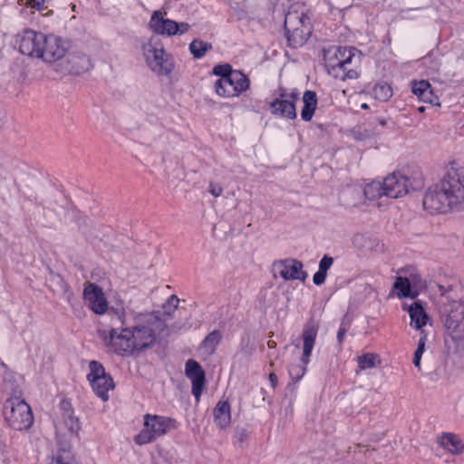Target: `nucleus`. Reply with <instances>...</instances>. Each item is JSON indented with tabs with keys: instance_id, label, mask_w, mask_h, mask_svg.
I'll use <instances>...</instances> for the list:
<instances>
[{
	"instance_id": "1",
	"label": "nucleus",
	"mask_w": 464,
	"mask_h": 464,
	"mask_svg": "<svg viewBox=\"0 0 464 464\" xmlns=\"http://www.w3.org/2000/svg\"><path fill=\"white\" fill-rule=\"evenodd\" d=\"M112 314L111 321L114 327H111L109 331L99 330L98 336L110 352L121 356L131 355L135 351V344L125 311L123 309H112Z\"/></svg>"
},
{
	"instance_id": "2",
	"label": "nucleus",
	"mask_w": 464,
	"mask_h": 464,
	"mask_svg": "<svg viewBox=\"0 0 464 464\" xmlns=\"http://www.w3.org/2000/svg\"><path fill=\"white\" fill-rule=\"evenodd\" d=\"M355 48L348 46H332L324 50L323 59L328 74L345 81L359 77V58L355 56Z\"/></svg>"
},
{
	"instance_id": "3",
	"label": "nucleus",
	"mask_w": 464,
	"mask_h": 464,
	"mask_svg": "<svg viewBox=\"0 0 464 464\" xmlns=\"http://www.w3.org/2000/svg\"><path fill=\"white\" fill-rule=\"evenodd\" d=\"M178 427L177 420L165 416L146 414L144 428L134 437L137 445H146Z\"/></svg>"
},
{
	"instance_id": "4",
	"label": "nucleus",
	"mask_w": 464,
	"mask_h": 464,
	"mask_svg": "<svg viewBox=\"0 0 464 464\" xmlns=\"http://www.w3.org/2000/svg\"><path fill=\"white\" fill-rule=\"evenodd\" d=\"M4 416L8 425L15 430H26L34 423L30 406L18 397L10 398L5 401Z\"/></svg>"
},
{
	"instance_id": "5",
	"label": "nucleus",
	"mask_w": 464,
	"mask_h": 464,
	"mask_svg": "<svg viewBox=\"0 0 464 464\" xmlns=\"http://www.w3.org/2000/svg\"><path fill=\"white\" fill-rule=\"evenodd\" d=\"M423 187L424 179L420 172H415L412 177L394 172L384 179L386 197L391 198H398Z\"/></svg>"
},
{
	"instance_id": "6",
	"label": "nucleus",
	"mask_w": 464,
	"mask_h": 464,
	"mask_svg": "<svg viewBox=\"0 0 464 464\" xmlns=\"http://www.w3.org/2000/svg\"><path fill=\"white\" fill-rule=\"evenodd\" d=\"M319 330V324L314 320L308 321L303 330V354L301 356L302 364L292 365L289 368V375L293 382H296L302 379L305 371L306 365L309 362L313 348L315 343Z\"/></svg>"
},
{
	"instance_id": "7",
	"label": "nucleus",
	"mask_w": 464,
	"mask_h": 464,
	"mask_svg": "<svg viewBox=\"0 0 464 464\" xmlns=\"http://www.w3.org/2000/svg\"><path fill=\"white\" fill-rule=\"evenodd\" d=\"M440 184L455 206L464 202V167L452 162Z\"/></svg>"
},
{
	"instance_id": "8",
	"label": "nucleus",
	"mask_w": 464,
	"mask_h": 464,
	"mask_svg": "<svg viewBox=\"0 0 464 464\" xmlns=\"http://www.w3.org/2000/svg\"><path fill=\"white\" fill-rule=\"evenodd\" d=\"M143 54L150 70L159 76H168L174 70V60L164 47L158 48L151 43L142 45Z\"/></svg>"
},
{
	"instance_id": "9",
	"label": "nucleus",
	"mask_w": 464,
	"mask_h": 464,
	"mask_svg": "<svg viewBox=\"0 0 464 464\" xmlns=\"http://www.w3.org/2000/svg\"><path fill=\"white\" fill-rule=\"evenodd\" d=\"M249 87L250 81L241 71H235L228 78L218 79L215 82L216 93L224 98L238 97Z\"/></svg>"
},
{
	"instance_id": "10",
	"label": "nucleus",
	"mask_w": 464,
	"mask_h": 464,
	"mask_svg": "<svg viewBox=\"0 0 464 464\" xmlns=\"http://www.w3.org/2000/svg\"><path fill=\"white\" fill-rule=\"evenodd\" d=\"M41 50L40 58L49 63L53 71L58 72L60 63H63L68 53V44L55 35H45Z\"/></svg>"
},
{
	"instance_id": "11",
	"label": "nucleus",
	"mask_w": 464,
	"mask_h": 464,
	"mask_svg": "<svg viewBox=\"0 0 464 464\" xmlns=\"http://www.w3.org/2000/svg\"><path fill=\"white\" fill-rule=\"evenodd\" d=\"M299 100V92L293 90L287 92L286 89L279 88L278 97L270 102L271 113L285 119L294 120L296 118L295 102Z\"/></svg>"
},
{
	"instance_id": "12",
	"label": "nucleus",
	"mask_w": 464,
	"mask_h": 464,
	"mask_svg": "<svg viewBox=\"0 0 464 464\" xmlns=\"http://www.w3.org/2000/svg\"><path fill=\"white\" fill-rule=\"evenodd\" d=\"M422 204L423 208L430 214L446 213L455 206L440 183L429 188L424 195Z\"/></svg>"
},
{
	"instance_id": "13",
	"label": "nucleus",
	"mask_w": 464,
	"mask_h": 464,
	"mask_svg": "<svg viewBox=\"0 0 464 464\" xmlns=\"http://www.w3.org/2000/svg\"><path fill=\"white\" fill-rule=\"evenodd\" d=\"M44 38L45 34L43 33H36L30 29L24 30L18 36L19 52L29 57L40 58Z\"/></svg>"
},
{
	"instance_id": "14",
	"label": "nucleus",
	"mask_w": 464,
	"mask_h": 464,
	"mask_svg": "<svg viewBox=\"0 0 464 464\" xmlns=\"http://www.w3.org/2000/svg\"><path fill=\"white\" fill-rule=\"evenodd\" d=\"M83 300L96 314H104L109 309V304L102 287L94 283L84 284Z\"/></svg>"
},
{
	"instance_id": "15",
	"label": "nucleus",
	"mask_w": 464,
	"mask_h": 464,
	"mask_svg": "<svg viewBox=\"0 0 464 464\" xmlns=\"http://www.w3.org/2000/svg\"><path fill=\"white\" fill-rule=\"evenodd\" d=\"M443 313L444 325L452 340L457 342L464 339V305L459 304V308H447Z\"/></svg>"
},
{
	"instance_id": "16",
	"label": "nucleus",
	"mask_w": 464,
	"mask_h": 464,
	"mask_svg": "<svg viewBox=\"0 0 464 464\" xmlns=\"http://www.w3.org/2000/svg\"><path fill=\"white\" fill-rule=\"evenodd\" d=\"M158 324V321L156 319H151L143 324L130 325L135 351H141L154 344L156 342L154 324Z\"/></svg>"
},
{
	"instance_id": "17",
	"label": "nucleus",
	"mask_w": 464,
	"mask_h": 464,
	"mask_svg": "<svg viewBox=\"0 0 464 464\" xmlns=\"http://www.w3.org/2000/svg\"><path fill=\"white\" fill-rule=\"evenodd\" d=\"M273 270L286 281L296 279L304 282L307 277L302 262L293 258L275 261Z\"/></svg>"
},
{
	"instance_id": "18",
	"label": "nucleus",
	"mask_w": 464,
	"mask_h": 464,
	"mask_svg": "<svg viewBox=\"0 0 464 464\" xmlns=\"http://www.w3.org/2000/svg\"><path fill=\"white\" fill-rule=\"evenodd\" d=\"M59 410L61 420L55 423L56 433H62L63 429L65 428L70 434L77 435L81 429V424L79 419L74 415L71 402L66 399L62 400Z\"/></svg>"
},
{
	"instance_id": "19",
	"label": "nucleus",
	"mask_w": 464,
	"mask_h": 464,
	"mask_svg": "<svg viewBox=\"0 0 464 464\" xmlns=\"http://www.w3.org/2000/svg\"><path fill=\"white\" fill-rule=\"evenodd\" d=\"M59 410L61 420L55 423L56 433H62L63 429L65 428L70 434L77 435L81 429V424L79 419L74 415L71 402L66 399L62 400Z\"/></svg>"
},
{
	"instance_id": "20",
	"label": "nucleus",
	"mask_w": 464,
	"mask_h": 464,
	"mask_svg": "<svg viewBox=\"0 0 464 464\" xmlns=\"http://www.w3.org/2000/svg\"><path fill=\"white\" fill-rule=\"evenodd\" d=\"M90 68L91 60L86 54L68 52L57 72L81 74Z\"/></svg>"
},
{
	"instance_id": "21",
	"label": "nucleus",
	"mask_w": 464,
	"mask_h": 464,
	"mask_svg": "<svg viewBox=\"0 0 464 464\" xmlns=\"http://www.w3.org/2000/svg\"><path fill=\"white\" fill-rule=\"evenodd\" d=\"M166 12L156 10L152 13L149 22V28L156 34L163 36L177 35L178 23L174 20L165 18Z\"/></svg>"
},
{
	"instance_id": "22",
	"label": "nucleus",
	"mask_w": 464,
	"mask_h": 464,
	"mask_svg": "<svg viewBox=\"0 0 464 464\" xmlns=\"http://www.w3.org/2000/svg\"><path fill=\"white\" fill-rule=\"evenodd\" d=\"M439 289L443 311L447 308H459V304L464 305V290L460 285H439Z\"/></svg>"
},
{
	"instance_id": "23",
	"label": "nucleus",
	"mask_w": 464,
	"mask_h": 464,
	"mask_svg": "<svg viewBox=\"0 0 464 464\" xmlns=\"http://www.w3.org/2000/svg\"><path fill=\"white\" fill-rule=\"evenodd\" d=\"M402 309L406 310L411 318V326L417 330L421 329L422 326L426 325L428 321V314H426L421 303L420 301H414L410 305L407 304H402Z\"/></svg>"
},
{
	"instance_id": "24",
	"label": "nucleus",
	"mask_w": 464,
	"mask_h": 464,
	"mask_svg": "<svg viewBox=\"0 0 464 464\" xmlns=\"http://www.w3.org/2000/svg\"><path fill=\"white\" fill-rule=\"evenodd\" d=\"M285 33L288 46L292 48H298L306 43L312 33V27L311 25H306L296 29L291 28L289 30H285Z\"/></svg>"
},
{
	"instance_id": "25",
	"label": "nucleus",
	"mask_w": 464,
	"mask_h": 464,
	"mask_svg": "<svg viewBox=\"0 0 464 464\" xmlns=\"http://www.w3.org/2000/svg\"><path fill=\"white\" fill-rule=\"evenodd\" d=\"M214 421L220 429H226L231 422L230 405L227 401H219L213 411Z\"/></svg>"
},
{
	"instance_id": "26",
	"label": "nucleus",
	"mask_w": 464,
	"mask_h": 464,
	"mask_svg": "<svg viewBox=\"0 0 464 464\" xmlns=\"http://www.w3.org/2000/svg\"><path fill=\"white\" fill-rule=\"evenodd\" d=\"M438 443L452 454H460L464 450V443L460 438L454 433H442L438 437Z\"/></svg>"
},
{
	"instance_id": "27",
	"label": "nucleus",
	"mask_w": 464,
	"mask_h": 464,
	"mask_svg": "<svg viewBox=\"0 0 464 464\" xmlns=\"http://www.w3.org/2000/svg\"><path fill=\"white\" fill-rule=\"evenodd\" d=\"M311 25L309 17L304 12L290 9L285 16L284 29L304 27Z\"/></svg>"
},
{
	"instance_id": "28",
	"label": "nucleus",
	"mask_w": 464,
	"mask_h": 464,
	"mask_svg": "<svg viewBox=\"0 0 464 464\" xmlns=\"http://www.w3.org/2000/svg\"><path fill=\"white\" fill-rule=\"evenodd\" d=\"M304 107L301 111V118L304 121L312 120L317 108V95L314 91H305L303 95Z\"/></svg>"
},
{
	"instance_id": "29",
	"label": "nucleus",
	"mask_w": 464,
	"mask_h": 464,
	"mask_svg": "<svg viewBox=\"0 0 464 464\" xmlns=\"http://www.w3.org/2000/svg\"><path fill=\"white\" fill-rule=\"evenodd\" d=\"M90 383L93 392L99 398H101L103 401H108V392L114 388L113 380L111 375L92 381Z\"/></svg>"
},
{
	"instance_id": "30",
	"label": "nucleus",
	"mask_w": 464,
	"mask_h": 464,
	"mask_svg": "<svg viewBox=\"0 0 464 464\" xmlns=\"http://www.w3.org/2000/svg\"><path fill=\"white\" fill-rule=\"evenodd\" d=\"M221 340L222 333L219 330H214L204 338L200 343V349L208 354H213Z\"/></svg>"
},
{
	"instance_id": "31",
	"label": "nucleus",
	"mask_w": 464,
	"mask_h": 464,
	"mask_svg": "<svg viewBox=\"0 0 464 464\" xmlns=\"http://www.w3.org/2000/svg\"><path fill=\"white\" fill-rule=\"evenodd\" d=\"M393 288L398 290L397 295L400 298H415L418 295L416 291H411V285L409 278L398 276L394 282Z\"/></svg>"
},
{
	"instance_id": "32",
	"label": "nucleus",
	"mask_w": 464,
	"mask_h": 464,
	"mask_svg": "<svg viewBox=\"0 0 464 464\" xmlns=\"http://www.w3.org/2000/svg\"><path fill=\"white\" fill-rule=\"evenodd\" d=\"M364 196L369 200H374L376 198L386 196V190L384 189V180L372 181L367 184L363 189Z\"/></svg>"
},
{
	"instance_id": "33",
	"label": "nucleus",
	"mask_w": 464,
	"mask_h": 464,
	"mask_svg": "<svg viewBox=\"0 0 464 464\" xmlns=\"http://www.w3.org/2000/svg\"><path fill=\"white\" fill-rule=\"evenodd\" d=\"M55 464H77L69 444H59Z\"/></svg>"
},
{
	"instance_id": "34",
	"label": "nucleus",
	"mask_w": 464,
	"mask_h": 464,
	"mask_svg": "<svg viewBox=\"0 0 464 464\" xmlns=\"http://www.w3.org/2000/svg\"><path fill=\"white\" fill-rule=\"evenodd\" d=\"M185 372L187 377L192 382L205 377V372L201 365L195 360H188L185 365Z\"/></svg>"
},
{
	"instance_id": "35",
	"label": "nucleus",
	"mask_w": 464,
	"mask_h": 464,
	"mask_svg": "<svg viewBox=\"0 0 464 464\" xmlns=\"http://www.w3.org/2000/svg\"><path fill=\"white\" fill-rule=\"evenodd\" d=\"M212 48L213 46L210 43L199 39H194L189 44V51L196 59L202 58L206 53L212 50Z\"/></svg>"
},
{
	"instance_id": "36",
	"label": "nucleus",
	"mask_w": 464,
	"mask_h": 464,
	"mask_svg": "<svg viewBox=\"0 0 464 464\" xmlns=\"http://www.w3.org/2000/svg\"><path fill=\"white\" fill-rule=\"evenodd\" d=\"M357 362L358 367L362 371L375 368L381 363L379 355L372 353H364L361 356H358Z\"/></svg>"
},
{
	"instance_id": "37",
	"label": "nucleus",
	"mask_w": 464,
	"mask_h": 464,
	"mask_svg": "<svg viewBox=\"0 0 464 464\" xmlns=\"http://www.w3.org/2000/svg\"><path fill=\"white\" fill-rule=\"evenodd\" d=\"M373 95L380 102H387L392 96V89L387 83H377L373 87Z\"/></svg>"
},
{
	"instance_id": "38",
	"label": "nucleus",
	"mask_w": 464,
	"mask_h": 464,
	"mask_svg": "<svg viewBox=\"0 0 464 464\" xmlns=\"http://www.w3.org/2000/svg\"><path fill=\"white\" fill-rule=\"evenodd\" d=\"M89 368H90V372L87 376V379L90 382L92 381L102 379V377L110 375V374L106 373L105 369L102 366V364L97 361H91L89 363Z\"/></svg>"
},
{
	"instance_id": "39",
	"label": "nucleus",
	"mask_w": 464,
	"mask_h": 464,
	"mask_svg": "<svg viewBox=\"0 0 464 464\" xmlns=\"http://www.w3.org/2000/svg\"><path fill=\"white\" fill-rule=\"evenodd\" d=\"M179 303V299L177 295H170L167 302L163 304V315H169L170 316L173 312H175L178 308Z\"/></svg>"
},
{
	"instance_id": "40",
	"label": "nucleus",
	"mask_w": 464,
	"mask_h": 464,
	"mask_svg": "<svg viewBox=\"0 0 464 464\" xmlns=\"http://www.w3.org/2000/svg\"><path fill=\"white\" fill-rule=\"evenodd\" d=\"M235 71L236 70H233L230 64L225 63L215 65L212 72L213 74L220 76V79H224L228 78V76H230V74Z\"/></svg>"
},
{
	"instance_id": "41",
	"label": "nucleus",
	"mask_w": 464,
	"mask_h": 464,
	"mask_svg": "<svg viewBox=\"0 0 464 464\" xmlns=\"http://www.w3.org/2000/svg\"><path fill=\"white\" fill-rule=\"evenodd\" d=\"M205 382H206V376L201 377V379H199V380L192 382L191 392L194 395L197 402H198L200 401V397H201L202 392L205 387Z\"/></svg>"
},
{
	"instance_id": "42",
	"label": "nucleus",
	"mask_w": 464,
	"mask_h": 464,
	"mask_svg": "<svg viewBox=\"0 0 464 464\" xmlns=\"http://www.w3.org/2000/svg\"><path fill=\"white\" fill-rule=\"evenodd\" d=\"M429 88L430 82L428 81L422 80L420 82H413L411 91L420 99Z\"/></svg>"
},
{
	"instance_id": "43",
	"label": "nucleus",
	"mask_w": 464,
	"mask_h": 464,
	"mask_svg": "<svg viewBox=\"0 0 464 464\" xmlns=\"http://www.w3.org/2000/svg\"><path fill=\"white\" fill-rule=\"evenodd\" d=\"M420 101L430 103L431 105L439 104L438 103V97L433 93V90L431 88V85L430 84V88L426 90V92L423 93V95L420 98Z\"/></svg>"
},
{
	"instance_id": "44",
	"label": "nucleus",
	"mask_w": 464,
	"mask_h": 464,
	"mask_svg": "<svg viewBox=\"0 0 464 464\" xmlns=\"http://www.w3.org/2000/svg\"><path fill=\"white\" fill-rule=\"evenodd\" d=\"M333 263L334 259L332 256H329L327 255L324 256V257L321 259L319 263V270L327 273L328 269L331 267Z\"/></svg>"
},
{
	"instance_id": "45",
	"label": "nucleus",
	"mask_w": 464,
	"mask_h": 464,
	"mask_svg": "<svg viewBox=\"0 0 464 464\" xmlns=\"http://www.w3.org/2000/svg\"><path fill=\"white\" fill-rule=\"evenodd\" d=\"M327 273L322 272L318 269V271L314 275L313 282L316 285H321L324 283L326 279Z\"/></svg>"
},
{
	"instance_id": "46",
	"label": "nucleus",
	"mask_w": 464,
	"mask_h": 464,
	"mask_svg": "<svg viewBox=\"0 0 464 464\" xmlns=\"http://www.w3.org/2000/svg\"><path fill=\"white\" fill-rule=\"evenodd\" d=\"M426 340H427V335L426 334H422L420 336V338L419 339L418 347H417V349H416V351L414 353L415 355L422 356V354L424 353V349H425Z\"/></svg>"
},
{
	"instance_id": "47",
	"label": "nucleus",
	"mask_w": 464,
	"mask_h": 464,
	"mask_svg": "<svg viewBox=\"0 0 464 464\" xmlns=\"http://www.w3.org/2000/svg\"><path fill=\"white\" fill-rule=\"evenodd\" d=\"M208 191L211 195H213L215 198H218L222 195L223 193V188L218 184L210 183L208 187Z\"/></svg>"
},
{
	"instance_id": "48",
	"label": "nucleus",
	"mask_w": 464,
	"mask_h": 464,
	"mask_svg": "<svg viewBox=\"0 0 464 464\" xmlns=\"http://www.w3.org/2000/svg\"><path fill=\"white\" fill-rule=\"evenodd\" d=\"M347 332V327L343 324V323L342 324L341 327L339 328V331L337 333V342L338 343L341 345L343 342V339H344V336H345V334Z\"/></svg>"
},
{
	"instance_id": "49",
	"label": "nucleus",
	"mask_w": 464,
	"mask_h": 464,
	"mask_svg": "<svg viewBox=\"0 0 464 464\" xmlns=\"http://www.w3.org/2000/svg\"><path fill=\"white\" fill-rule=\"evenodd\" d=\"M190 28V25L187 23H178V28H177V34L181 35L186 34L188 29Z\"/></svg>"
},
{
	"instance_id": "50",
	"label": "nucleus",
	"mask_w": 464,
	"mask_h": 464,
	"mask_svg": "<svg viewBox=\"0 0 464 464\" xmlns=\"http://www.w3.org/2000/svg\"><path fill=\"white\" fill-rule=\"evenodd\" d=\"M28 4L38 10L43 9L44 5V0H28Z\"/></svg>"
},
{
	"instance_id": "51",
	"label": "nucleus",
	"mask_w": 464,
	"mask_h": 464,
	"mask_svg": "<svg viewBox=\"0 0 464 464\" xmlns=\"http://www.w3.org/2000/svg\"><path fill=\"white\" fill-rule=\"evenodd\" d=\"M269 381L271 382V385L275 388L277 384V376L275 372H271L269 374Z\"/></svg>"
},
{
	"instance_id": "52",
	"label": "nucleus",
	"mask_w": 464,
	"mask_h": 464,
	"mask_svg": "<svg viewBox=\"0 0 464 464\" xmlns=\"http://www.w3.org/2000/svg\"><path fill=\"white\" fill-rule=\"evenodd\" d=\"M362 448H364L363 445L357 444V445H354L353 447H349L348 452L349 453H351V452L356 453L357 451H361V449H362Z\"/></svg>"
},
{
	"instance_id": "53",
	"label": "nucleus",
	"mask_w": 464,
	"mask_h": 464,
	"mask_svg": "<svg viewBox=\"0 0 464 464\" xmlns=\"http://www.w3.org/2000/svg\"><path fill=\"white\" fill-rule=\"evenodd\" d=\"M420 359H421V356H418V355H413V364L415 367H417L419 370L420 369Z\"/></svg>"
},
{
	"instance_id": "54",
	"label": "nucleus",
	"mask_w": 464,
	"mask_h": 464,
	"mask_svg": "<svg viewBox=\"0 0 464 464\" xmlns=\"http://www.w3.org/2000/svg\"><path fill=\"white\" fill-rule=\"evenodd\" d=\"M377 121L382 127L387 124V121L384 118H378Z\"/></svg>"
},
{
	"instance_id": "55",
	"label": "nucleus",
	"mask_w": 464,
	"mask_h": 464,
	"mask_svg": "<svg viewBox=\"0 0 464 464\" xmlns=\"http://www.w3.org/2000/svg\"><path fill=\"white\" fill-rule=\"evenodd\" d=\"M267 345H268L269 348H275L276 347V342L268 341Z\"/></svg>"
},
{
	"instance_id": "56",
	"label": "nucleus",
	"mask_w": 464,
	"mask_h": 464,
	"mask_svg": "<svg viewBox=\"0 0 464 464\" xmlns=\"http://www.w3.org/2000/svg\"><path fill=\"white\" fill-rule=\"evenodd\" d=\"M418 111H419L420 112H424V111H425V107H424V106H420V107H419V108H418Z\"/></svg>"
},
{
	"instance_id": "57",
	"label": "nucleus",
	"mask_w": 464,
	"mask_h": 464,
	"mask_svg": "<svg viewBox=\"0 0 464 464\" xmlns=\"http://www.w3.org/2000/svg\"><path fill=\"white\" fill-rule=\"evenodd\" d=\"M362 108H364V109H366L368 106H367V104L363 103V104L362 105Z\"/></svg>"
},
{
	"instance_id": "58",
	"label": "nucleus",
	"mask_w": 464,
	"mask_h": 464,
	"mask_svg": "<svg viewBox=\"0 0 464 464\" xmlns=\"http://www.w3.org/2000/svg\"><path fill=\"white\" fill-rule=\"evenodd\" d=\"M2 448V442L0 441V449Z\"/></svg>"
}]
</instances>
